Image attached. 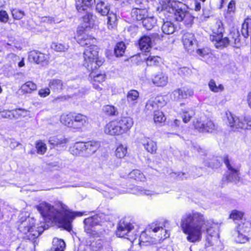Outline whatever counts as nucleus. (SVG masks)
Returning a JSON list of instances; mask_svg holds the SVG:
<instances>
[{
    "instance_id": "obj_1",
    "label": "nucleus",
    "mask_w": 251,
    "mask_h": 251,
    "mask_svg": "<svg viewBox=\"0 0 251 251\" xmlns=\"http://www.w3.org/2000/svg\"><path fill=\"white\" fill-rule=\"evenodd\" d=\"M214 225L212 221L206 219L204 214L194 210L183 215L180 222L181 229L190 243L201 241L204 232L212 236Z\"/></svg>"
},
{
    "instance_id": "obj_2",
    "label": "nucleus",
    "mask_w": 251,
    "mask_h": 251,
    "mask_svg": "<svg viewBox=\"0 0 251 251\" xmlns=\"http://www.w3.org/2000/svg\"><path fill=\"white\" fill-rule=\"evenodd\" d=\"M60 209H56L53 205L42 201L35 206L44 221H51L58 224L60 227L68 231L72 230V223L76 217L86 215V212H74L68 209L67 205L59 202Z\"/></svg>"
},
{
    "instance_id": "obj_3",
    "label": "nucleus",
    "mask_w": 251,
    "mask_h": 251,
    "mask_svg": "<svg viewBox=\"0 0 251 251\" xmlns=\"http://www.w3.org/2000/svg\"><path fill=\"white\" fill-rule=\"evenodd\" d=\"M77 42L81 46H88L83 52V66L89 72H93L102 65L103 61L98 58V48L95 45L96 40L86 33L83 26L77 28L75 36Z\"/></svg>"
},
{
    "instance_id": "obj_4",
    "label": "nucleus",
    "mask_w": 251,
    "mask_h": 251,
    "mask_svg": "<svg viewBox=\"0 0 251 251\" xmlns=\"http://www.w3.org/2000/svg\"><path fill=\"white\" fill-rule=\"evenodd\" d=\"M160 7L158 11L164 15L169 13L168 18L173 17L178 22H183L187 26H191L193 23L194 17L185 10V5L181 2L176 0H161Z\"/></svg>"
},
{
    "instance_id": "obj_5",
    "label": "nucleus",
    "mask_w": 251,
    "mask_h": 251,
    "mask_svg": "<svg viewBox=\"0 0 251 251\" xmlns=\"http://www.w3.org/2000/svg\"><path fill=\"white\" fill-rule=\"evenodd\" d=\"M154 236L165 239L169 237V234L162 226L152 224L141 232L138 240L140 247L145 248L146 251H159L156 246L153 244L156 241Z\"/></svg>"
},
{
    "instance_id": "obj_6",
    "label": "nucleus",
    "mask_w": 251,
    "mask_h": 251,
    "mask_svg": "<svg viewBox=\"0 0 251 251\" xmlns=\"http://www.w3.org/2000/svg\"><path fill=\"white\" fill-rule=\"evenodd\" d=\"M48 228V225L41 223L37 227L35 226V220L33 218L21 217L18 221V229L22 233L24 238L34 240L37 238L43 231Z\"/></svg>"
},
{
    "instance_id": "obj_7",
    "label": "nucleus",
    "mask_w": 251,
    "mask_h": 251,
    "mask_svg": "<svg viewBox=\"0 0 251 251\" xmlns=\"http://www.w3.org/2000/svg\"><path fill=\"white\" fill-rule=\"evenodd\" d=\"M100 143L96 141H89L87 142H77L71 151L72 154L77 155L81 153L88 156L94 154L100 148Z\"/></svg>"
},
{
    "instance_id": "obj_8",
    "label": "nucleus",
    "mask_w": 251,
    "mask_h": 251,
    "mask_svg": "<svg viewBox=\"0 0 251 251\" xmlns=\"http://www.w3.org/2000/svg\"><path fill=\"white\" fill-rule=\"evenodd\" d=\"M213 34L210 35V39L217 48L225 47L228 43L227 37L223 38L224 27L223 23L218 20L212 26Z\"/></svg>"
},
{
    "instance_id": "obj_9",
    "label": "nucleus",
    "mask_w": 251,
    "mask_h": 251,
    "mask_svg": "<svg viewBox=\"0 0 251 251\" xmlns=\"http://www.w3.org/2000/svg\"><path fill=\"white\" fill-rule=\"evenodd\" d=\"M133 226L130 223L121 220L118 224L116 234L118 237L127 238L132 243L135 242L137 234H135Z\"/></svg>"
},
{
    "instance_id": "obj_10",
    "label": "nucleus",
    "mask_w": 251,
    "mask_h": 251,
    "mask_svg": "<svg viewBox=\"0 0 251 251\" xmlns=\"http://www.w3.org/2000/svg\"><path fill=\"white\" fill-rule=\"evenodd\" d=\"M227 120L230 127L235 129H251V117L241 116L237 117L230 113Z\"/></svg>"
},
{
    "instance_id": "obj_11",
    "label": "nucleus",
    "mask_w": 251,
    "mask_h": 251,
    "mask_svg": "<svg viewBox=\"0 0 251 251\" xmlns=\"http://www.w3.org/2000/svg\"><path fill=\"white\" fill-rule=\"evenodd\" d=\"M110 5L107 1L100 0L96 5V11L102 16L109 15L107 17V25L109 29L115 26L116 16L114 14H109Z\"/></svg>"
},
{
    "instance_id": "obj_12",
    "label": "nucleus",
    "mask_w": 251,
    "mask_h": 251,
    "mask_svg": "<svg viewBox=\"0 0 251 251\" xmlns=\"http://www.w3.org/2000/svg\"><path fill=\"white\" fill-rule=\"evenodd\" d=\"M223 160L228 171V174L226 176L227 180L236 183L239 182L240 180L239 167L232 160H229L227 156H225Z\"/></svg>"
},
{
    "instance_id": "obj_13",
    "label": "nucleus",
    "mask_w": 251,
    "mask_h": 251,
    "mask_svg": "<svg viewBox=\"0 0 251 251\" xmlns=\"http://www.w3.org/2000/svg\"><path fill=\"white\" fill-rule=\"evenodd\" d=\"M160 39V36L157 33L150 34L149 36L144 35L139 40V48L142 51L148 52L152 47V43Z\"/></svg>"
},
{
    "instance_id": "obj_14",
    "label": "nucleus",
    "mask_w": 251,
    "mask_h": 251,
    "mask_svg": "<svg viewBox=\"0 0 251 251\" xmlns=\"http://www.w3.org/2000/svg\"><path fill=\"white\" fill-rule=\"evenodd\" d=\"M164 104L163 98L161 96L152 97L147 101L145 111L147 114L159 110Z\"/></svg>"
},
{
    "instance_id": "obj_15",
    "label": "nucleus",
    "mask_w": 251,
    "mask_h": 251,
    "mask_svg": "<svg viewBox=\"0 0 251 251\" xmlns=\"http://www.w3.org/2000/svg\"><path fill=\"white\" fill-rule=\"evenodd\" d=\"M194 126L196 129L201 132H212L216 129V125L209 119L205 121L197 120L194 122Z\"/></svg>"
},
{
    "instance_id": "obj_16",
    "label": "nucleus",
    "mask_w": 251,
    "mask_h": 251,
    "mask_svg": "<svg viewBox=\"0 0 251 251\" xmlns=\"http://www.w3.org/2000/svg\"><path fill=\"white\" fill-rule=\"evenodd\" d=\"M106 243L105 239L89 237L85 239L84 244L89 248L91 251H100Z\"/></svg>"
},
{
    "instance_id": "obj_17",
    "label": "nucleus",
    "mask_w": 251,
    "mask_h": 251,
    "mask_svg": "<svg viewBox=\"0 0 251 251\" xmlns=\"http://www.w3.org/2000/svg\"><path fill=\"white\" fill-rule=\"evenodd\" d=\"M28 58L30 61L37 64L46 65L49 63L50 56L48 54H45L37 50H32L29 53Z\"/></svg>"
},
{
    "instance_id": "obj_18",
    "label": "nucleus",
    "mask_w": 251,
    "mask_h": 251,
    "mask_svg": "<svg viewBox=\"0 0 251 251\" xmlns=\"http://www.w3.org/2000/svg\"><path fill=\"white\" fill-rule=\"evenodd\" d=\"M73 128L77 130L81 129L88 124V118L84 115L77 113L74 114Z\"/></svg>"
},
{
    "instance_id": "obj_19",
    "label": "nucleus",
    "mask_w": 251,
    "mask_h": 251,
    "mask_svg": "<svg viewBox=\"0 0 251 251\" xmlns=\"http://www.w3.org/2000/svg\"><path fill=\"white\" fill-rule=\"evenodd\" d=\"M100 217L98 215H95L84 219L83 223L84 224V229L87 234H92L93 229L92 228L94 226L100 225Z\"/></svg>"
},
{
    "instance_id": "obj_20",
    "label": "nucleus",
    "mask_w": 251,
    "mask_h": 251,
    "mask_svg": "<svg viewBox=\"0 0 251 251\" xmlns=\"http://www.w3.org/2000/svg\"><path fill=\"white\" fill-rule=\"evenodd\" d=\"M104 132L110 135H120L122 134L116 120L112 121L106 125L104 127Z\"/></svg>"
},
{
    "instance_id": "obj_21",
    "label": "nucleus",
    "mask_w": 251,
    "mask_h": 251,
    "mask_svg": "<svg viewBox=\"0 0 251 251\" xmlns=\"http://www.w3.org/2000/svg\"><path fill=\"white\" fill-rule=\"evenodd\" d=\"M96 3V0H76L75 6L77 11L82 13L92 9Z\"/></svg>"
},
{
    "instance_id": "obj_22",
    "label": "nucleus",
    "mask_w": 251,
    "mask_h": 251,
    "mask_svg": "<svg viewBox=\"0 0 251 251\" xmlns=\"http://www.w3.org/2000/svg\"><path fill=\"white\" fill-rule=\"evenodd\" d=\"M116 121L118 122L122 134L128 131L133 124L132 119L129 117H123L120 119L116 120Z\"/></svg>"
},
{
    "instance_id": "obj_23",
    "label": "nucleus",
    "mask_w": 251,
    "mask_h": 251,
    "mask_svg": "<svg viewBox=\"0 0 251 251\" xmlns=\"http://www.w3.org/2000/svg\"><path fill=\"white\" fill-rule=\"evenodd\" d=\"M141 143L144 149L151 154H155L157 150V146L156 143L152 139L144 137L141 139Z\"/></svg>"
},
{
    "instance_id": "obj_24",
    "label": "nucleus",
    "mask_w": 251,
    "mask_h": 251,
    "mask_svg": "<svg viewBox=\"0 0 251 251\" xmlns=\"http://www.w3.org/2000/svg\"><path fill=\"white\" fill-rule=\"evenodd\" d=\"M127 102L130 107H134L136 105L139 98V93L136 90H130L126 94Z\"/></svg>"
},
{
    "instance_id": "obj_25",
    "label": "nucleus",
    "mask_w": 251,
    "mask_h": 251,
    "mask_svg": "<svg viewBox=\"0 0 251 251\" xmlns=\"http://www.w3.org/2000/svg\"><path fill=\"white\" fill-rule=\"evenodd\" d=\"M131 14L134 20L142 21V22L148 16V11L146 9L139 8H133Z\"/></svg>"
},
{
    "instance_id": "obj_26",
    "label": "nucleus",
    "mask_w": 251,
    "mask_h": 251,
    "mask_svg": "<svg viewBox=\"0 0 251 251\" xmlns=\"http://www.w3.org/2000/svg\"><path fill=\"white\" fill-rule=\"evenodd\" d=\"M129 193L137 195H146L148 196H154L157 194L155 192L144 189L142 187L139 186H134L130 188Z\"/></svg>"
},
{
    "instance_id": "obj_27",
    "label": "nucleus",
    "mask_w": 251,
    "mask_h": 251,
    "mask_svg": "<svg viewBox=\"0 0 251 251\" xmlns=\"http://www.w3.org/2000/svg\"><path fill=\"white\" fill-rule=\"evenodd\" d=\"M182 41L184 48L188 51L191 49L194 42L195 41L194 35L192 33H185L182 36Z\"/></svg>"
},
{
    "instance_id": "obj_28",
    "label": "nucleus",
    "mask_w": 251,
    "mask_h": 251,
    "mask_svg": "<svg viewBox=\"0 0 251 251\" xmlns=\"http://www.w3.org/2000/svg\"><path fill=\"white\" fill-rule=\"evenodd\" d=\"M228 43L225 47L230 44L231 46L238 48L240 45V34L237 30H233L230 33L229 37L227 38Z\"/></svg>"
},
{
    "instance_id": "obj_29",
    "label": "nucleus",
    "mask_w": 251,
    "mask_h": 251,
    "mask_svg": "<svg viewBox=\"0 0 251 251\" xmlns=\"http://www.w3.org/2000/svg\"><path fill=\"white\" fill-rule=\"evenodd\" d=\"M68 142V139L62 136H52L50 138L49 142L53 147H64Z\"/></svg>"
},
{
    "instance_id": "obj_30",
    "label": "nucleus",
    "mask_w": 251,
    "mask_h": 251,
    "mask_svg": "<svg viewBox=\"0 0 251 251\" xmlns=\"http://www.w3.org/2000/svg\"><path fill=\"white\" fill-rule=\"evenodd\" d=\"M152 82L157 86H164L168 83V76L162 72L159 73L152 78Z\"/></svg>"
},
{
    "instance_id": "obj_31",
    "label": "nucleus",
    "mask_w": 251,
    "mask_h": 251,
    "mask_svg": "<svg viewBox=\"0 0 251 251\" xmlns=\"http://www.w3.org/2000/svg\"><path fill=\"white\" fill-rule=\"evenodd\" d=\"M194 91L191 89L183 88L178 89L174 92V95L177 96L178 99H187L189 97L193 96Z\"/></svg>"
},
{
    "instance_id": "obj_32",
    "label": "nucleus",
    "mask_w": 251,
    "mask_h": 251,
    "mask_svg": "<svg viewBox=\"0 0 251 251\" xmlns=\"http://www.w3.org/2000/svg\"><path fill=\"white\" fill-rule=\"evenodd\" d=\"M37 85L31 81H28L23 84L21 87L23 94H31L37 89Z\"/></svg>"
},
{
    "instance_id": "obj_33",
    "label": "nucleus",
    "mask_w": 251,
    "mask_h": 251,
    "mask_svg": "<svg viewBox=\"0 0 251 251\" xmlns=\"http://www.w3.org/2000/svg\"><path fill=\"white\" fill-rule=\"evenodd\" d=\"M176 28L175 25L172 22L163 21V24L161 27V30L163 33L167 35L173 34L175 32Z\"/></svg>"
},
{
    "instance_id": "obj_34",
    "label": "nucleus",
    "mask_w": 251,
    "mask_h": 251,
    "mask_svg": "<svg viewBox=\"0 0 251 251\" xmlns=\"http://www.w3.org/2000/svg\"><path fill=\"white\" fill-rule=\"evenodd\" d=\"M49 85L50 88L55 93L60 92L63 88V83L60 79H51Z\"/></svg>"
},
{
    "instance_id": "obj_35",
    "label": "nucleus",
    "mask_w": 251,
    "mask_h": 251,
    "mask_svg": "<svg viewBox=\"0 0 251 251\" xmlns=\"http://www.w3.org/2000/svg\"><path fill=\"white\" fill-rule=\"evenodd\" d=\"M74 114V113H72L62 114L60 117L61 123L69 127L72 128L73 126Z\"/></svg>"
},
{
    "instance_id": "obj_36",
    "label": "nucleus",
    "mask_w": 251,
    "mask_h": 251,
    "mask_svg": "<svg viewBox=\"0 0 251 251\" xmlns=\"http://www.w3.org/2000/svg\"><path fill=\"white\" fill-rule=\"evenodd\" d=\"M238 229H239L236 231L234 234L235 240L238 243H245L249 240V238L241 232L242 227L240 225H239Z\"/></svg>"
},
{
    "instance_id": "obj_37",
    "label": "nucleus",
    "mask_w": 251,
    "mask_h": 251,
    "mask_svg": "<svg viewBox=\"0 0 251 251\" xmlns=\"http://www.w3.org/2000/svg\"><path fill=\"white\" fill-rule=\"evenodd\" d=\"M157 20L153 16H148L142 22L144 27L147 30L151 29L156 24Z\"/></svg>"
},
{
    "instance_id": "obj_38",
    "label": "nucleus",
    "mask_w": 251,
    "mask_h": 251,
    "mask_svg": "<svg viewBox=\"0 0 251 251\" xmlns=\"http://www.w3.org/2000/svg\"><path fill=\"white\" fill-rule=\"evenodd\" d=\"M51 48L56 52H65L68 50L69 45L67 44L54 42L51 43Z\"/></svg>"
},
{
    "instance_id": "obj_39",
    "label": "nucleus",
    "mask_w": 251,
    "mask_h": 251,
    "mask_svg": "<svg viewBox=\"0 0 251 251\" xmlns=\"http://www.w3.org/2000/svg\"><path fill=\"white\" fill-rule=\"evenodd\" d=\"M130 178L137 181H144L146 178L145 176L138 170H134L129 174Z\"/></svg>"
},
{
    "instance_id": "obj_40",
    "label": "nucleus",
    "mask_w": 251,
    "mask_h": 251,
    "mask_svg": "<svg viewBox=\"0 0 251 251\" xmlns=\"http://www.w3.org/2000/svg\"><path fill=\"white\" fill-rule=\"evenodd\" d=\"M126 47L123 42L118 43L114 49V53L117 57L122 56L125 53Z\"/></svg>"
},
{
    "instance_id": "obj_41",
    "label": "nucleus",
    "mask_w": 251,
    "mask_h": 251,
    "mask_svg": "<svg viewBox=\"0 0 251 251\" xmlns=\"http://www.w3.org/2000/svg\"><path fill=\"white\" fill-rule=\"evenodd\" d=\"M208 86L210 90L214 93L222 92L224 90V87L222 84L217 85L213 79H211L208 83Z\"/></svg>"
},
{
    "instance_id": "obj_42",
    "label": "nucleus",
    "mask_w": 251,
    "mask_h": 251,
    "mask_svg": "<svg viewBox=\"0 0 251 251\" xmlns=\"http://www.w3.org/2000/svg\"><path fill=\"white\" fill-rule=\"evenodd\" d=\"M102 111L108 116H116L118 114L117 108L111 105H104L102 108Z\"/></svg>"
},
{
    "instance_id": "obj_43",
    "label": "nucleus",
    "mask_w": 251,
    "mask_h": 251,
    "mask_svg": "<svg viewBox=\"0 0 251 251\" xmlns=\"http://www.w3.org/2000/svg\"><path fill=\"white\" fill-rule=\"evenodd\" d=\"M14 118L18 119L22 117L28 116L29 112L23 108H18L13 110Z\"/></svg>"
},
{
    "instance_id": "obj_44",
    "label": "nucleus",
    "mask_w": 251,
    "mask_h": 251,
    "mask_svg": "<svg viewBox=\"0 0 251 251\" xmlns=\"http://www.w3.org/2000/svg\"><path fill=\"white\" fill-rule=\"evenodd\" d=\"M241 32L245 38H248L250 33H251V24L245 21L242 24Z\"/></svg>"
},
{
    "instance_id": "obj_45",
    "label": "nucleus",
    "mask_w": 251,
    "mask_h": 251,
    "mask_svg": "<svg viewBox=\"0 0 251 251\" xmlns=\"http://www.w3.org/2000/svg\"><path fill=\"white\" fill-rule=\"evenodd\" d=\"M127 153V147L126 146L121 144L118 146L116 150L115 154L117 157L122 158L124 157Z\"/></svg>"
},
{
    "instance_id": "obj_46",
    "label": "nucleus",
    "mask_w": 251,
    "mask_h": 251,
    "mask_svg": "<svg viewBox=\"0 0 251 251\" xmlns=\"http://www.w3.org/2000/svg\"><path fill=\"white\" fill-rule=\"evenodd\" d=\"M194 115L195 112L191 109L183 111L181 117L183 122L187 123L189 122Z\"/></svg>"
},
{
    "instance_id": "obj_47",
    "label": "nucleus",
    "mask_w": 251,
    "mask_h": 251,
    "mask_svg": "<svg viewBox=\"0 0 251 251\" xmlns=\"http://www.w3.org/2000/svg\"><path fill=\"white\" fill-rule=\"evenodd\" d=\"M153 120L154 123L159 124L164 122L166 120V118L163 113L158 110L154 112Z\"/></svg>"
},
{
    "instance_id": "obj_48",
    "label": "nucleus",
    "mask_w": 251,
    "mask_h": 251,
    "mask_svg": "<svg viewBox=\"0 0 251 251\" xmlns=\"http://www.w3.org/2000/svg\"><path fill=\"white\" fill-rule=\"evenodd\" d=\"M161 61V58L157 56H150L146 59L148 66H156L158 65Z\"/></svg>"
},
{
    "instance_id": "obj_49",
    "label": "nucleus",
    "mask_w": 251,
    "mask_h": 251,
    "mask_svg": "<svg viewBox=\"0 0 251 251\" xmlns=\"http://www.w3.org/2000/svg\"><path fill=\"white\" fill-rule=\"evenodd\" d=\"M36 148L37 153L40 154H44L47 151L46 145L41 140L36 142Z\"/></svg>"
},
{
    "instance_id": "obj_50",
    "label": "nucleus",
    "mask_w": 251,
    "mask_h": 251,
    "mask_svg": "<svg viewBox=\"0 0 251 251\" xmlns=\"http://www.w3.org/2000/svg\"><path fill=\"white\" fill-rule=\"evenodd\" d=\"M11 14L15 20H20L25 15L24 11L17 8L12 9Z\"/></svg>"
},
{
    "instance_id": "obj_51",
    "label": "nucleus",
    "mask_w": 251,
    "mask_h": 251,
    "mask_svg": "<svg viewBox=\"0 0 251 251\" xmlns=\"http://www.w3.org/2000/svg\"><path fill=\"white\" fill-rule=\"evenodd\" d=\"M244 215V213L240 211L236 210H233L230 214L229 218L233 220H239L242 219Z\"/></svg>"
},
{
    "instance_id": "obj_52",
    "label": "nucleus",
    "mask_w": 251,
    "mask_h": 251,
    "mask_svg": "<svg viewBox=\"0 0 251 251\" xmlns=\"http://www.w3.org/2000/svg\"><path fill=\"white\" fill-rule=\"evenodd\" d=\"M93 72H91L90 76L91 78H93V81L95 82H102L104 81L105 75L104 74H98L96 75H94Z\"/></svg>"
},
{
    "instance_id": "obj_53",
    "label": "nucleus",
    "mask_w": 251,
    "mask_h": 251,
    "mask_svg": "<svg viewBox=\"0 0 251 251\" xmlns=\"http://www.w3.org/2000/svg\"><path fill=\"white\" fill-rule=\"evenodd\" d=\"M197 53L200 56L204 57L206 56H209L210 54V51L208 49L205 48L202 49H198L197 51Z\"/></svg>"
},
{
    "instance_id": "obj_54",
    "label": "nucleus",
    "mask_w": 251,
    "mask_h": 251,
    "mask_svg": "<svg viewBox=\"0 0 251 251\" xmlns=\"http://www.w3.org/2000/svg\"><path fill=\"white\" fill-rule=\"evenodd\" d=\"M9 20V16L6 11L0 10V22L6 23Z\"/></svg>"
},
{
    "instance_id": "obj_55",
    "label": "nucleus",
    "mask_w": 251,
    "mask_h": 251,
    "mask_svg": "<svg viewBox=\"0 0 251 251\" xmlns=\"http://www.w3.org/2000/svg\"><path fill=\"white\" fill-rule=\"evenodd\" d=\"M84 12L86 13V14L82 17V21L86 24L90 23L93 20V14L90 12H88L87 10L85 11Z\"/></svg>"
},
{
    "instance_id": "obj_56",
    "label": "nucleus",
    "mask_w": 251,
    "mask_h": 251,
    "mask_svg": "<svg viewBox=\"0 0 251 251\" xmlns=\"http://www.w3.org/2000/svg\"><path fill=\"white\" fill-rule=\"evenodd\" d=\"M1 116L4 118H14L13 110H3L1 112Z\"/></svg>"
},
{
    "instance_id": "obj_57",
    "label": "nucleus",
    "mask_w": 251,
    "mask_h": 251,
    "mask_svg": "<svg viewBox=\"0 0 251 251\" xmlns=\"http://www.w3.org/2000/svg\"><path fill=\"white\" fill-rule=\"evenodd\" d=\"M50 94V88H46L45 89H41L38 92L39 95L41 97H46L49 95Z\"/></svg>"
},
{
    "instance_id": "obj_58",
    "label": "nucleus",
    "mask_w": 251,
    "mask_h": 251,
    "mask_svg": "<svg viewBox=\"0 0 251 251\" xmlns=\"http://www.w3.org/2000/svg\"><path fill=\"white\" fill-rule=\"evenodd\" d=\"M190 70L186 67L180 68L178 71V74L180 75H187L190 74Z\"/></svg>"
},
{
    "instance_id": "obj_59",
    "label": "nucleus",
    "mask_w": 251,
    "mask_h": 251,
    "mask_svg": "<svg viewBox=\"0 0 251 251\" xmlns=\"http://www.w3.org/2000/svg\"><path fill=\"white\" fill-rule=\"evenodd\" d=\"M235 8V2L231 0L228 5V11L229 12H233Z\"/></svg>"
},
{
    "instance_id": "obj_60",
    "label": "nucleus",
    "mask_w": 251,
    "mask_h": 251,
    "mask_svg": "<svg viewBox=\"0 0 251 251\" xmlns=\"http://www.w3.org/2000/svg\"><path fill=\"white\" fill-rule=\"evenodd\" d=\"M213 163L216 164L215 165H211V164L210 165V167H211V168H217L219 167L220 166V165H221L220 161H219L217 159L213 160Z\"/></svg>"
},
{
    "instance_id": "obj_61",
    "label": "nucleus",
    "mask_w": 251,
    "mask_h": 251,
    "mask_svg": "<svg viewBox=\"0 0 251 251\" xmlns=\"http://www.w3.org/2000/svg\"><path fill=\"white\" fill-rule=\"evenodd\" d=\"M201 9V3L198 1L195 2L194 10L196 11H199Z\"/></svg>"
},
{
    "instance_id": "obj_62",
    "label": "nucleus",
    "mask_w": 251,
    "mask_h": 251,
    "mask_svg": "<svg viewBox=\"0 0 251 251\" xmlns=\"http://www.w3.org/2000/svg\"><path fill=\"white\" fill-rule=\"evenodd\" d=\"M43 21L45 22H48L51 23L54 22V20L52 18L50 17H45L43 18Z\"/></svg>"
},
{
    "instance_id": "obj_63",
    "label": "nucleus",
    "mask_w": 251,
    "mask_h": 251,
    "mask_svg": "<svg viewBox=\"0 0 251 251\" xmlns=\"http://www.w3.org/2000/svg\"><path fill=\"white\" fill-rule=\"evenodd\" d=\"M192 146L194 150L197 151L199 152H200L202 151V149L197 144L193 143Z\"/></svg>"
},
{
    "instance_id": "obj_64",
    "label": "nucleus",
    "mask_w": 251,
    "mask_h": 251,
    "mask_svg": "<svg viewBox=\"0 0 251 251\" xmlns=\"http://www.w3.org/2000/svg\"><path fill=\"white\" fill-rule=\"evenodd\" d=\"M247 100H248L249 105L251 108V93H250L248 94Z\"/></svg>"
}]
</instances>
